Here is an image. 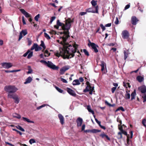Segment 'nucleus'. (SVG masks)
Wrapping results in <instances>:
<instances>
[{
    "mask_svg": "<svg viewBox=\"0 0 146 146\" xmlns=\"http://www.w3.org/2000/svg\"><path fill=\"white\" fill-rule=\"evenodd\" d=\"M69 37L68 31L65 33H61L57 41L61 44L62 47L60 48L59 52L56 51L54 54L57 57L62 56L64 58H70L74 56V53L77 51L78 45L76 44H70L67 42V38Z\"/></svg>",
    "mask_w": 146,
    "mask_h": 146,
    "instance_id": "1",
    "label": "nucleus"
},
{
    "mask_svg": "<svg viewBox=\"0 0 146 146\" xmlns=\"http://www.w3.org/2000/svg\"><path fill=\"white\" fill-rule=\"evenodd\" d=\"M72 22H73V21L70 19L66 20L65 24H64L60 22V21L58 20H57L56 25H54V27L57 29H58L59 27L61 26L63 30H66V31H64L63 33H60L59 34H58V35H59V37H58V38L60 37V35L61 33H65L67 31H68V33H69L68 30L70 28L71 25V23Z\"/></svg>",
    "mask_w": 146,
    "mask_h": 146,
    "instance_id": "2",
    "label": "nucleus"
},
{
    "mask_svg": "<svg viewBox=\"0 0 146 146\" xmlns=\"http://www.w3.org/2000/svg\"><path fill=\"white\" fill-rule=\"evenodd\" d=\"M4 90L9 94L15 93L18 90V89L14 86L9 85L5 87Z\"/></svg>",
    "mask_w": 146,
    "mask_h": 146,
    "instance_id": "3",
    "label": "nucleus"
},
{
    "mask_svg": "<svg viewBox=\"0 0 146 146\" xmlns=\"http://www.w3.org/2000/svg\"><path fill=\"white\" fill-rule=\"evenodd\" d=\"M8 98H12L14 101L15 103L18 104L20 101V98L16 94H8L7 95Z\"/></svg>",
    "mask_w": 146,
    "mask_h": 146,
    "instance_id": "4",
    "label": "nucleus"
},
{
    "mask_svg": "<svg viewBox=\"0 0 146 146\" xmlns=\"http://www.w3.org/2000/svg\"><path fill=\"white\" fill-rule=\"evenodd\" d=\"M86 11L89 13H98V6H97L88 9H86Z\"/></svg>",
    "mask_w": 146,
    "mask_h": 146,
    "instance_id": "5",
    "label": "nucleus"
},
{
    "mask_svg": "<svg viewBox=\"0 0 146 146\" xmlns=\"http://www.w3.org/2000/svg\"><path fill=\"white\" fill-rule=\"evenodd\" d=\"M47 65L48 67L54 70H58L59 69V67L54 64L48 61L47 62Z\"/></svg>",
    "mask_w": 146,
    "mask_h": 146,
    "instance_id": "6",
    "label": "nucleus"
},
{
    "mask_svg": "<svg viewBox=\"0 0 146 146\" xmlns=\"http://www.w3.org/2000/svg\"><path fill=\"white\" fill-rule=\"evenodd\" d=\"M83 78L82 77H80L79 79L74 80L72 82V84L73 85H79L80 84V82H83Z\"/></svg>",
    "mask_w": 146,
    "mask_h": 146,
    "instance_id": "7",
    "label": "nucleus"
},
{
    "mask_svg": "<svg viewBox=\"0 0 146 146\" xmlns=\"http://www.w3.org/2000/svg\"><path fill=\"white\" fill-rule=\"evenodd\" d=\"M1 65L3 68L8 69L12 67L13 64L10 62H4L1 64Z\"/></svg>",
    "mask_w": 146,
    "mask_h": 146,
    "instance_id": "8",
    "label": "nucleus"
},
{
    "mask_svg": "<svg viewBox=\"0 0 146 146\" xmlns=\"http://www.w3.org/2000/svg\"><path fill=\"white\" fill-rule=\"evenodd\" d=\"M70 68V66H66L63 67L60 70V73L61 74H63L66 70H68Z\"/></svg>",
    "mask_w": 146,
    "mask_h": 146,
    "instance_id": "9",
    "label": "nucleus"
},
{
    "mask_svg": "<svg viewBox=\"0 0 146 146\" xmlns=\"http://www.w3.org/2000/svg\"><path fill=\"white\" fill-rule=\"evenodd\" d=\"M66 91L67 92L71 95L73 96H75L76 95V94L75 92L71 89L69 88H66Z\"/></svg>",
    "mask_w": 146,
    "mask_h": 146,
    "instance_id": "10",
    "label": "nucleus"
},
{
    "mask_svg": "<svg viewBox=\"0 0 146 146\" xmlns=\"http://www.w3.org/2000/svg\"><path fill=\"white\" fill-rule=\"evenodd\" d=\"M122 37L124 39L127 38L129 36V34L126 30L123 31L122 33Z\"/></svg>",
    "mask_w": 146,
    "mask_h": 146,
    "instance_id": "11",
    "label": "nucleus"
},
{
    "mask_svg": "<svg viewBox=\"0 0 146 146\" xmlns=\"http://www.w3.org/2000/svg\"><path fill=\"white\" fill-rule=\"evenodd\" d=\"M90 46L95 52L97 53L98 52V50L97 49V47H98V46L97 45L94 43H91Z\"/></svg>",
    "mask_w": 146,
    "mask_h": 146,
    "instance_id": "12",
    "label": "nucleus"
},
{
    "mask_svg": "<svg viewBox=\"0 0 146 146\" xmlns=\"http://www.w3.org/2000/svg\"><path fill=\"white\" fill-rule=\"evenodd\" d=\"M27 34V32L26 30H22L21 32L20 33L19 35V40H20L23 37L22 35L23 34L24 36H25Z\"/></svg>",
    "mask_w": 146,
    "mask_h": 146,
    "instance_id": "13",
    "label": "nucleus"
},
{
    "mask_svg": "<svg viewBox=\"0 0 146 146\" xmlns=\"http://www.w3.org/2000/svg\"><path fill=\"white\" fill-rule=\"evenodd\" d=\"M138 90L142 93H145L146 92V86L144 85L141 86L138 88Z\"/></svg>",
    "mask_w": 146,
    "mask_h": 146,
    "instance_id": "14",
    "label": "nucleus"
},
{
    "mask_svg": "<svg viewBox=\"0 0 146 146\" xmlns=\"http://www.w3.org/2000/svg\"><path fill=\"white\" fill-rule=\"evenodd\" d=\"M58 117L60 120V122L62 125L64 124V119L63 116L60 114L58 115Z\"/></svg>",
    "mask_w": 146,
    "mask_h": 146,
    "instance_id": "15",
    "label": "nucleus"
},
{
    "mask_svg": "<svg viewBox=\"0 0 146 146\" xmlns=\"http://www.w3.org/2000/svg\"><path fill=\"white\" fill-rule=\"evenodd\" d=\"M83 122L82 119L80 117H78L76 120V122L78 127L81 126Z\"/></svg>",
    "mask_w": 146,
    "mask_h": 146,
    "instance_id": "16",
    "label": "nucleus"
},
{
    "mask_svg": "<svg viewBox=\"0 0 146 146\" xmlns=\"http://www.w3.org/2000/svg\"><path fill=\"white\" fill-rule=\"evenodd\" d=\"M20 11L26 17H31L30 15L26 12L24 9H20Z\"/></svg>",
    "mask_w": 146,
    "mask_h": 146,
    "instance_id": "17",
    "label": "nucleus"
},
{
    "mask_svg": "<svg viewBox=\"0 0 146 146\" xmlns=\"http://www.w3.org/2000/svg\"><path fill=\"white\" fill-rule=\"evenodd\" d=\"M138 21L136 17L133 16L132 17L131 22L133 25H136Z\"/></svg>",
    "mask_w": 146,
    "mask_h": 146,
    "instance_id": "18",
    "label": "nucleus"
},
{
    "mask_svg": "<svg viewBox=\"0 0 146 146\" xmlns=\"http://www.w3.org/2000/svg\"><path fill=\"white\" fill-rule=\"evenodd\" d=\"M100 66L101 67V70L103 72L106 68V63L103 61L101 62Z\"/></svg>",
    "mask_w": 146,
    "mask_h": 146,
    "instance_id": "19",
    "label": "nucleus"
},
{
    "mask_svg": "<svg viewBox=\"0 0 146 146\" xmlns=\"http://www.w3.org/2000/svg\"><path fill=\"white\" fill-rule=\"evenodd\" d=\"M94 88V86H87L86 88L85 89H84L83 92H88L91 90V88Z\"/></svg>",
    "mask_w": 146,
    "mask_h": 146,
    "instance_id": "20",
    "label": "nucleus"
},
{
    "mask_svg": "<svg viewBox=\"0 0 146 146\" xmlns=\"http://www.w3.org/2000/svg\"><path fill=\"white\" fill-rule=\"evenodd\" d=\"M33 80L32 78L31 77H29L24 82L25 84H27L30 83Z\"/></svg>",
    "mask_w": 146,
    "mask_h": 146,
    "instance_id": "21",
    "label": "nucleus"
},
{
    "mask_svg": "<svg viewBox=\"0 0 146 146\" xmlns=\"http://www.w3.org/2000/svg\"><path fill=\"white\" fill-rule=\"evenodd\" d=\"M136 79L139 82H141L143 81L144 80V77L141 76H137Z\"/></svg>",
    "mask_w": 146,
    "mask_h": 146,
    "instance_id": "22",
    "label": "nucleus"
},
{
    "mask_svg": "<svg viewBox=\"0 0 146 146\" xmlns=\"http://www.w3.org/2000/svg\"><path fill=\"white\" fill-rule=\"evenodd\" d=\"M124 59L125 60H126L129 54V51L128 50H127L126 51H124Z\"/></svg>",
    "mask_w": 146,
    "mask_h": 146,
    "instance_id": "23",
    "label": "nucleus"
},
{
    "mask_svg": "<svg viewBox=\"0 0 146 146\" xmlns=\"http://www.w3.org/2000/svg\"><path fill=\"white\" fill-rule=\"evenodd\" d=\"M136 95V90H134L133 92L131 94V100H133V99H135V97Z\"/></svg>",
    "mask_w": 146,
    "mask_h": 146,
    "instance_id": "24",
    "label": "nucleus"
},
{
    "mask_svg": "<svg viewBox=\"0 0 146 146\" xmlns=\"http://www.w3.org/2000/svg\"><path fill=\"white\" fill-rule=\"evenodd\" d=\"M127 144H126L125 145L127 146H130L131 145V141L129 139L128 137H127Z\"/></svg>",
    "mask_w": 146,
    "mask_h": 146,
    "instance_id": "25",
    "label": "nucleus"
},
{
    "mask_svg": "<svg viewBox=\"0 0 146 146\" xmlns=\"http://www.w3.org/2000/svg\"><path fill=\"white\" fill-rule=\"evenodd\" d=\"M87 109L89 112L91 113L93 115L94 114V111L91 109L90 106L88 105L87 106Z\"/></svg>",
    "mask_w": 146,
    "mask_h": 146,
    "instance_id": "26",
    "label": "nucleus"
},
{
    "mask_svg": "<svg viewBox=\"0 0 146 146\" xmlns=\"http://www.w3.org/2000/svg\"><path fill=\"white\" fill-rule=\"evenodd\" d=\"M126 94L125 95V98L126 99H129L130 98V94L128 93L127 91H126Z\"/></svg>",
    "mask_w": 146,
    "mask_h": 146,
    "instance_id": "27",
    "label": "nucleus"
},
{
    "mask_svg": "<svg viewBox=\"0 0 146 146\" xmlns=\"http://www.w3.org/2000/svg\"><path fill=\"white\" fill-rule=\"evenodd\" d=\"M123 84L124 86L126 88H127L128 87L130 88L131 87V86L130 85V84L129 83H126L125 82H123Z\"/></svg>",
    "mask_w": 146,
    "mask_h": 146,
    "instance_id": "28",
    "label": "nucleus"
},
{
    "mask_svg": "<svg viewBox=\"0 0 146 146\" xmlns=\"http://www.w3.org/2000/svg\"><path fill=\"white\" fill-rule=\"evenodd\" d=\"M40 46L43 48L44 50L46 48V46L44 42L42 40L41 41V44Z\"/></svg>",
    "mask_w": 146,
    "mask_h": 146,
    "instance_id": "29",
    "label": "nucleus"
},
{
    "mask_svg": "<svg viewBox=\"0 0 146 146\" xmlns=\"http://www.w3.org/2000/svg\"><path fill=\"white\" fill-rule=\"evenodd\" d=\"M45 57H48L50 55V53L47 50H46L44 53Z\"/></svg>",
    "mask_w": 146,
    "mask_h": 146,
    "instance_id": "30",
    "label": "nucleus"
},
{
    "mask_svg": "<svg viewBox=\"0 0 146 146\" xmlns=\"http://www.w3.org/2000/svg\"><path fill=\"white\" fill-rule=\"evenodd\" d=\"M13 117L17 118L18 119H20L21 118V115L17 113L13 114Z\"/></svg>",
    "mask_w": 146,
    "mask_h": 146,
    "instance_id": "31",
    "label": "nucleus"
},
{
    "mask_svg": "<svg viewBox=\"0 0 146 146\" xmlns=\"http://www.w3.org/2000/svg\"><path fill=\"white\" fill-rule=\"evenodd\" d=\"M37 46V44L36 43L34 44L32 46L31 48V50H33L34 49H35H35L36 48V47Z\"/></svg>",
    "mask_w": 146,
    "mask_h": 146,
    "instance_id": "32",
    "label": "nucleus"
},
{
    "mask_svg": "<svg viewBox=\"0 0 146 146\" xmlns=\"http://www.w3.org/2000/svg\"><path fill=\"white\" fill-rule=\"evenodd\" d=\"M16 127L17 129L20 130L21 131H22L24 132L25 131V129L23 128H22V127L20 125H18L16 126Z\"/></svg>",
    "mask_w": 146,
    "mask_h": 146,
    "instance_id": "33",
    "label": "nucleus"
},
{
    "mask_svg": "<svg viewBox=\"0 0 146 146\" xmlns=\"http://www.w3.org/2000/svg\"><path fill=\"white\" fill-rule=\"evenodd\" d=\"M100 131L99 130L96 129H92L91 130V133H96L100 132Z\"/></svg>",
    "mask_w": 146,
    "mask_h": 146,
    "instance_id": "34",
    "label": "nucleus"
},
{
    "mask_svg": "<svg viewBox=\"0 0 146 146\" xmlns=\"http://www.w3.org/2000/svg\"><path fill=\"white\" fill-rule=\"evenodd\" d=\"M91 3L92 5L94 6V7L96 6L97 5V1L94 0H92L91 1Z\"/></svg>",
    "mask_w": 146,
    "mask_h": 146,
    "instance_id": "35",
    "label": "nucleus"
},
{
    "mask_svg": "<svg viewBox=\"0 0 146 146\" xmlns=\"http://www.w3.org/2000/svg\"><path fill=\"white\" fill-rule=\"evenodd\" d=\"M121 110L122 111H125V110L124 108L122 107H119L115 111H117L119 110Z\"/></svg>",
    "mask_w": 146,
    "mask_h": 146,
    "instance_id": "36",
    "label": "nucleus"
},
{
    "mask_svg": "<svg viewBox=\"0 0 146 146\" xmlns=\"http://www.w3.org/2000/svg\"><path fill=\"white\" fill-rule=\"evenodd\" d=\"M55 88L56 89V90L60 93H63V91L62 90L59 88L57 86H55Z\"/></svg>",
    "mask_w": 146,
    "mask_h": 146,
    "instance_id": "37",
    "label": "nucleus"
},
{
    "mask_svg": "<svg viewBox=\"0 0 146 146\" xmlns=\"http://www.w3.org/2000/svg\"><path fill=\"white\" fill-rule=\"evenodd\" d=\"M33 52H29V54L27 56V58L28 59H29L31 58L33 56Z\"/></svg>",
    "mask_w": 146,
    "mask_h": 146,
    "instance_id": "38",
    "label": "nucleus"
},
{
    "mask_svg": "<svg viewBox=\"0 0 146 146\" xmlns=\"http://www.w3.org/2000/svg\"><path fill=\"white\" fill-rule=\"evenodd\" d=\"M44 36L48 40H49L50 39V37L46 33H44Z\"/></svg>",
    "mask_w": 146,
    "mask_h": 146,
    "instance_id": "39",
    "label": "nucleus"
},
{
    "mask_svg": "<svg viewBox=\"0 0 146 146\" xmlns=\"http://www.w3.org/2000/svg\"><path fill=\"white\" fill-rule=\"evenodd\" d=\"M29 143L31 144H32L35 143L36 142L35 141L34 139H30L29 140Z\"/></svg>",
    "mask_w": 146,
    "mask_h": 146,
    "instance_id": "40",
    "label": "nucleus"
},
{
    "mask_svg": "<svg viewBox=\"0 0 146 146\" xmlns=\"http://www.w3.org/2000/svg\"><path fill=\"white\" fill-rule=\"evenodd\" d=\"M46 105H46V104H43L38 107L36 108V109L37 110H40V109H41V108H42L43 107H45V106H46Z\"/></svg>",
    "mask_w": 146,
    "mask_h": 146,
    "instance_id": "41",
    "label": "nucleus"
},
{
    "mask_svg": "<svg viewBox=\"0 0 146 146\" xmlns=\"http://www.w3.org/2000/svg\"><path fill=\"white\" fill-rule=\"evenodd\" d=\"M119 129L121 130V133H123L125 135H127V133L126 131H124V130H123L122 129H121V128H119Z\"/></svg>",
    "mask_w": 146,
    "mask_h": 146,
    "instance_id": "42",
    "label": "nucleus"
},
{
    "mask_svg": "<svg viewBox=\"0 0 146 146\" xmlns=\"http://www.w3.org/2000/svg\"><path fill=\"white\" fill-rule=\"evenodd\" d=\"M118 139H121L122 137V133L121 132H119L118 133L117 135Z\"/></svg>",
    "mask_w": 146,
    "mask_h": 146,
    "instance_id": "43",
    "label": "nucleus"
},
{
    "mask_svg": "<svg viewBox=\"0 0 146 146\" xmlns=\"http://www.w3.org/2000/svg\"><path fill=\"white\" fill-rule=\"evenodd\" d=\"M36 48L35 49V51H38L39 50H40L42 49V48L40 47L37 44V46L36 47Z\"/></svg>",
    "mask_w": 146,
    "mask_h": 146,
    "instance_id": "44",
    "label": "nucleus"
},
{
    "mask_svg": "<svg viewBox=\"0 0 146 146\" xmlns=\"http://www.w3.org/2000/svg\"><path fill=\"white\" fill-rule=\"evenodd\" d=\"M40 17V15L39 14H38L37 15H36L35 17V20L37 21H38V18Z\"/></svg>",
    "mask_w": 146,
    "mask_h": 146,
    "instance_id": "45",
    "label": "nucleus"
},
{
    "mask_svg": "<svg viewBox=\"0 0 146 146\" xmlns=\"http://www.w3.org/2000/svg\"><path fill=\"white\" fill-rule=\"evenodd\" d=\"M83 52H84L85 55H87V56H89V54L88 52L87 51V50L85 49H84L83 50Z\"/></svg>",
    "mask_w": 146,
    "mask_h": 146,
    "instance_id": "46",
    "label": "nucleus"
},
{
    "mask_svg": "<svg viewBox=\"0 0 146 146\" xmlns=\"http://www.w3.org/2000/svg\"><path fill=\"white\" fill-rule=\"evenodd\" d=\"M56 19V17L55 16L52 17L51 18L50 23L51 24L52 23V22L54 20Z\"/></svg>",
    "mask_w": 146,
    "mask_h": 146,
    "instance_id": "47",
    "label": "nucleus"
},
{
    "mask_svg": "<svg viewBox=\"0 0 146 146\" xmlns=\"http://www.w3.org/2000/svg\"><path fill=\"white\" fill-rule=\"evenodd\" d=\"M146 123V120L145 119H143L142 121V123L143 125L145 127H146V125L145 123Z\"/></svg>",
    "mask_w": 146,
    "mask_h": 146,
    "instance_id": "48",
    "label": "nucleus"
},
{
    "mask_svg": "<svg viewBox=\"0 0 146 146\" xmlns=\"http://www.w3.org/2000/svg\"><path fill=\"white\" fill-rule=\"evenodd\" d=\"M49 33L50 34L52 35H56V32L53 30L49 32Z\"/></svg>",
    "mask_w": 146,
    "mask_h": 146,
    "instance_id": "49",
    "label": "nucleus"
},
{
    "mask_svg": "<svg viewBox=\"0 0 146 146\" xmlns=\"http://www.w3.org/2000/svg\"><path fill=\"white\" fill-rule=\"evenodd\" d=\"M60 80H61V81H62L64 83H66L68 82L66 80H65V79H64L63 78H60Z\"/></svg>",
    "mask_w": 146,
    "mask_h": 146,
    "instance_id": "50",
    "label": "nucleus"
},
{
    "mask_svg": "<svg viewBox=\"0 0 146 146\" xmlns=\"http://www.w3.org/2000/svg\"><path fill=\"white\" fill-rule=\"evenodd\" d=\"M30 52V50H28L27 52L24 54L23 56L25 57H26Z\"/></svg>",
    "mask_w": 146,
    "mask_h": 146,
    "instance_id": "51",
    "label": "nucleus"
},
{
    "mask_svg": "<svg viewBox=\"0 0 146 146\" xmlns=\"http://www.w3.org/2000/svg\"><path fill=\"white\" fill-rule=\"evenodd\" d=\"M100 26L102 28V29L103 31H104L105 30L106 28L102 24H101L100 25Z\"/></svg>",
    "mask_w": 146,
    "mask_h": 146,
    "instance_id": "52",
    "label": "nucleus"
},
{
    "mask_svg": "<svg viewBox=\"0 0 146 146\" xmlns=\"http://www.w3.org/2000/svg\"><path fill=\"white\" fill-rule=\"evenodd\" d=\"M116 89V87H113L111 88V90L112 93H113Z\"/></svg>",
    "mask_w": 146,
    "mask_h": 146,
    "instance_id": "53",
    "label": "nucleus"
},
{
    "mask_svg": "<svg viewBox=\"0 0 146 146\" xmlns=\"http://www.w3.org/2000/svg\"><path fill=\"white\" fill-rule=\"evenodd\" d=\"M115 23L116 25H117L119 23V20L117 17L116 18V20L114 22Z\"/></svg>",
    "mask_w": 146,
    "mask_h": 146,
    "instance_id": "54",
    "label": "nucleus"
},
{
    "mask_svg": "<svg viewBox=\"0 0 146 146\" xmlns=\"http://www.w3.org/2000/svg\"><path fill=\"white\" fill-rule=\"evenodd\" d=\"M143 102H145L146 101V94H144L143 96Z\"/></svg>",
    "mask_w": 146,
    "mask_h": 146,
    "instance_id": "55",
    "label": "nucleus"
},
{
    "mask_svg": "<svg viewBox=\"0 0 146 146\" xmlns=\"http://www.w3.org/2000/svg\"><path fill=\"white\" fill-rule=\"evenodd\" d=\"M130 5L129 4H128V5H127L125 6V7L124 10H126L127 9H128V8H129V7H130Z\"/></svg>",
    "mask_w": 146,
    "mask_h": 146,
    "instance_id": "56",
    "label": "nucleus"
},
{
    "mask_svg": "<svg viewBox=\"0 0 146 146\" xmlns=\"http://www.w3.org/2000/svg\"><path fill=\"white\" fill-rule=\"evenodd\" d=\"M95 120L96 123L99 125H100L101 124L100 121H99L97 119L95 118Z\"/></svg>",
    "mask_w": 146,
    "mask_h": 146,
    "instance_id": "57",
    "label": "nucleus"
},
{
    "mask_svg": "<svg viewBox=\"0 0 146 146\" xmlns=\"http://www.w3.org/2000/svg\"><path fill=\"white\" fill-rule=\"evenodd\" d=\"M86 12H81L80 13V15L81 16L86 14Z\"/></svg>",
    "mask_w": 146,
    "mask_h": 146,
    "instance_id": "58",
    "label": "nucleus"
},
{
    "mask_svg": "<svg viewBox=\"0 0 146 146\" xmlns=\"http://www.w3.org/2000/svg\"><path fill=\"white\" fill-rule=\"evenodd\" d=\"M94 88H91V90H90V91H90L89 94H92V92L94 91Z\"/></svg>",
    "mask_w": 146,
    "mask_h": 146,
    "instance_id": "59",
    "label": "nucleus"
},
{
    "mask_svg": "<svg viewBox=\"0 0 146 146\" xmlns=\"http://www.w3.org/2000/svg\"><path fill=\"white\" fill-rule=\"evenodd\" d=\"M22 21H23V23L24 25H25L26 24L25 21L24 19V18L23 16L22 17Z\"/></svg>",
    "mask_w": 146,
    "mask_h": 146,
    "instance_id": "60",
    "label": "nucleus"
},
{
    "mask_svg": "<svg viewBox=\"0 0 146 146\" xmlns=\"http://www.w3.org/2000/svg\"><path fill=\"white\" fill-rule=\"evenodd\" d=\"M85 127V125L84 124L82 125V130L83 131L84 130Z\"/></svg>",
    "mask_w": 146,
    "mask_h": 146,
    "instance_id": "61",
    "label": "nucleus"
},
{
    "mask_svg": "<svg viewBox=\"0 0 146 146\" xmlns=\"http://www.w3.org/2000/svg\"><path fill=\"white\" fill-rule=\"evenodd\" d=\"M40 62L44 63L45 64H47V62H46V61L44 60H41L40 61Z\"/></svg>",
    "mask_w": 146,
    "mask_h": 146,
    "instance_id": "62",
    "label": "nucleus"
},
{
    "mask_svg": "<svg viewBox=\"0 0 146 146\" xmlns=\"http://www.w3.org/2000/svg\"><path fill=\"white\" fill-rule=\"evenodd\" d=\"M111 25V23H109L106 24L105 26L106 27H110Z\"/></svg>",
    "mask_w": 146,
    "mask_h": 146,
    "instance_id": "63",
    "label": "nucleus"
},
{
    "mask_svg": "<svg viewBox=\"0 0 146 146\" xmlns=\"http://www.w3.org/2000/svg\"><path fill=\"white\" fill-rule=\"evenodd\" d=\"M32 72V70L30 68L29 69V71L27 73L28 74H31Z\"/></svg>",
    "mask_w": 146,
    "mask_h": 146,
    "instance_id": "64",
    "label": "nucleus"
}]
</instances>
